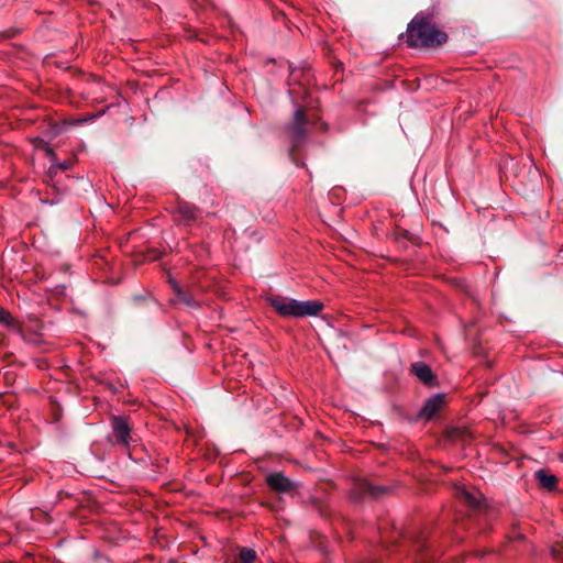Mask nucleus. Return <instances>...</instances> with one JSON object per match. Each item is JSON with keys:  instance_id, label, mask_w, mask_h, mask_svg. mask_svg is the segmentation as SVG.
<instances>
[{"instance_id": "9", "label": "nucleus", "mask_w": 563, "mask_h": 563, "mask_svg": "<svg viewBox=\"0 0 563 563\" xmlns=\"http://www.w3.org/2000/svg\"><path fill=\"white\" fill-rule=\"evenodd\" d=\"M445 404V395L440 393L428 398L421 409L418 411L417 418L430 421L442 409Z\"/></svg>"}, {"instance_id": "14", "label": "nucleus", "mask_w": 563, "mask_h": 563, "mask_svg": "<svg viewBox=\"0 0 563 563\" xmlns=\"http://www.w3.org/2000/svg\"><path fill=\"white\" fill-rule=\"evenodd\" d=\"M536 479L541 488H544L549 492H555L559 486V479L555 475L550 474L545 470H539L534 474Z\"/></svg>"}, {"instance_id": "11", "label": "nucleus", "mask_w": 563, "mask_h": 563, "mask_svg": "<svg viewBox=\"0 0 563 563\" xmlns=\"http://www.w3.org/2000/svg\"><path fill=\"white\" fill-rule=\"evenodd\" d=\"M11 331L16 333L26 344H30L34 347H41L45 343L42 334L38 331L23 325L18 321L13 324Z\"/></svg>"}, {"instance_id": "13", "label": "nucleus", "mask_w": 563, "mask_h": 563, "mask_svg": "<svg viewBox=\"0 0 563 563\" xmlns=\"http://www.w3.org/2000/svg\"><path fill=\"white\" fill-rule=\"evenodd\" d=\"M305 505L324 519H330L333 515L332 508L322 498L310 496L305 500Z\"/></svg>"}, {"instance_id": "30", "label": "nucleus", "mask_w": 563, "mask_h": 563, "mask_svg": "<svg viewBox=\"0 0 563 563\" xmlns=\"http://www.w3.org/2000/svg\"><path fill=\"white\" fill-rule=\"evenodd\" d=\"M86 121H87V119H78L73 124H79V123H84Z\"/></svg>"}, {"instance_id": "17", "label": "nucleus", "mask_w": 563, "mask_h": 563, "mask_svg": "<svg viewBox=\"0 0 563 563\" xmlns=\"http://www.w3.org/2000/svg\"><path fill=\"white\" fill-rule=\"evenodd\" d=\"M75 164H76V158H68V159H65L64 162H58V158H57L56 162H54L47 170V174H46L47 179L49 181H54V179L58 173L71 169Z\"/></svg>"}, {"instance_id": "26", "label": "nucleus", "mask_w": 563, "mask_h": 563, "mask_svg": "<svg viewBox=\"0 0 563 563\" xmlns=\"http://www.w3.org/2000/svg\"><path fill=\"white\" fill-rule=\"evenodd\" d=\"M317 129L319 131H321L322 133H325L329 130V124L325 121H322L321 119H319V121L317 123Z\"/></svg>"}, {"instance_id": "2", "label": "nucleus", "mask_w": 563, "mask_h": 563, "mask_svg": "<svg viewBox=\"0 0 563 563\" xmlns=\"http://www.w3.org/2000/svg\"><path fill=\"white\" fill-rule=\"evenodd\" d=\"M266 301L282 318L316 317L324 308L320 300L300 301L278 294L267 296Z\"/></svg>"}, {"instance_id": "27", "label": "nucleus", "mask_w": 563, "mask_h": 563, "mask_svg": "<svg viewBox=\"0 0 563 563\" xmlns=\"http://www.w3.org/2000/svg\"><path fill=\"white\" fill-rule=\"evenodd\" d=\"M168 283H169V285H170V288H172V289H173V291H174V295H176V294H177V289H183V288L180 287V285L177 283V280H175V279H174V278H172V277H169Z\"/></svg>"}, {"instance_id": "22", "label": "nucleus", "mask_w": 563, "mask_h": 563, "mask_svg": "<svg viewBox=\"0 0 563 563\" xmlns=\"http://www.w3.org/2000/svg\"><path fill=\"white\" fill-rule=\"evenodd\" d=\"M550 553L555 561L563 562V538L550 547Z\"/></svg>"}, {"instance_id": "21", "label": "nucleus", "mask_w": 563, "mask_h": 563, "mask_svg": "<svg viewBox=\"0 0 563 563\" xmlns=\"http://www.w3.org/2000/svg\"><path fill=\"white\" fill-rule=\"evenodd\" d=\"M38 143L35 144L36 148H41L44 151L46 157L52 162V164L54 162H56L57 159V154L56 152L54 151L53 147H51L49 145H47L43 140H37Z\"/></svg>"}, {"instance_id": "25", "label": "nucleus", "mask_w": 563, "mask_h": 563, "mask_svg": "<svg viewBox=\"0 0 563 563\" xmlns=\"http://www.w3.org/2000/svg\"><path fill=\"white\" fill-rule=\"evenodd\" d=\"M20 33V31L18 29H8L3 32H1V36L3 38H13L15 37L18 34Z\"/></svg>"}, {"instance_id": "32", "label": "nucleus", "mask_w": 563, "mask_h": 563, "mask_svg": "<svg viewBox=\"0 0 563 563\" xmlns=\"http://www.w3.org/2000/svg\"><path fill=\"white\" fill-rule=\"evenodd\" d=\"M62 132H63V129H60V128H56V130H55V134H59V133H62Z\"/></svg>"}, {"instance_id": "29", "label": "nucleus", "mask_w": 563, "mask_h": 563, "mask_svg": "<svg viewBox=\"0 0 563 563\" xmlns=\"http://www.w3.org/2000/svg\"><path fill=\"white\" fill-rule=\"evenodd\" d=\"M475 554H476V556L482 558V556H484L486 554V552H484V551H476Z\"/></svg>"}, {"instance_id": "34", "label": "nucleus", "mask_w": 563, "mask_h": 563, "mask_svg": "<svg viewBox=\"0 0 563 563\" xmlns=\"http://www.w3.org/2000/svg\"><path fill=\"white\" fill-rule=\"evenodd\" d=\"M156 465H157L158 467H162V466H163V460H162V461H157V462H156Z\"/></svg>"}, {"instance_id": "20", "label": "nucleus", "mask_w": 563, "mask_h": 563, "mask_svg": "<svg viewBox=\"0 0 563 563\" xmlns=\"http://www.w3.org/2000/svg\"><path fill=\"white\" fill-rule=\"evenodd\" d=\"M257 559V553L251 548L243 547L239 551L240 563H253Z\"/></svg>"}, {"instance_id": "19", "label": "nucleus", "mask_w": 563, "mask_h": 563, "mask_svg": "<svg viewBox=\"0 0 563 563\" xmlns=\"http://www.w3.org/2000/svg\"><path fill=\"white\" fill-rule=\"evenodd\" d=\"M440 10L439 7L435 4H432L431 7L427 8L423 11L418 12L412 20H419L422 23L429 24V25H435L433 22L439 16Z\"/></svg>"}, {"instance_id": "31", "label": "nucleus", "mask_w": 563, "mask_h": 563, "mask_svg": "<svg viewBox=\"0 0 563 563\" xmlns=\"http://www.w3.org/2000/svg\"><path fill=\"white\" fill-rule=\"evenodd\" d=\"M320 550L322 551L323 554H327V549L322 544H320Z\"/></svg>"}, {"instance_id": "33", "label": "nucleus", "mask_w": 563, "mask_h": 563, "mask_svg": "<svg viewBox=\"0 0 563 563\" xmlns=\"http://www.w3.org/2000/svg\"><path fill=\"white\" fill-rule=\"evenodd\" d=\"M142 299L147 300V298H146V297H142ZM148 300H150L153 305H156V302L154 301V299L148 298Z\"/></svg>"}, {"instance_id": "3", "label": "nucleus", "mask_w": 563, "mask_h": 563, "mask_svg": "<svg viewBox=\"0 0 563 563\" xmlns=\"http://www.w3.org/2000/svg\"><path fill=\"white\" fill-rule=\"evenodd\" d=\"M405 36V43L411 48L440 47L449 40V35L444 31L419 20H411L408 23Z\"/></svg>"}, {"instance_id": "6", "label": "nucleus", "mask_w": 563, "mask_h": 563, "mask_svg": "<svg viewBox=\"0 0 563 563\" xmlns=\"http://www.w3.org/2000/svg\"><path fill=\"white\" fill-rule=\"evenodd\" d=\"M416 560L420 563H430L434 555L431 550V537L427 531L415 532L409 539Z\"/></svg>"}, {"instance_id": "7", "label": "nucleus", "mask_w": 563, "mask_h": 563, "mask_svg": "<svg viewBox=\"0 0 563 563\" xmlns=\"http://www.w3.org/2000/svg\"><path fill=\"white\" fill-rule=\"evenodd\" d=\"M267 486L278 493L285 495H295L298 492L299 484L286 477L280 472L269 473L265 479Z\"/></svg>"}, {"instance_id": "4", "label": "nucleus", "mask_w": 563, "mask_h": 563, "mask_svg": "<svg viewBox=\"0 0 563 563\" xmlns=\"http://www.w3.org/2000/svg\"><path fill=\"white\" fill-rule=\"evenodd\" d=\"M310 123L306 109L297 104L291 119L282 128L283 133L290 144L289 157L298 166L302 164L299 162L297 151L306 142L308 136V125Z\"/></svg>"}, {"instance_id": "28", "label": "nucleus", "mask_w": 563, "mask_h": 563, "mask_svg": "<svg viewBox=\"0 0 563 563\" xmlns=\"http://www.w3.org/2000/svg\"><path fill=\"white\" fill-rule=\"evenodd\" d=\"M514 538H515L516 540L523 541L526 537H525V534H522V533H516Z\"/></svg>"}, {"instance_id": "8", "label": "nucleus", "mask_w": 563, "mask_h": 563, "mask_svg": "<svg viewBox=\"0 0 563 563\" xmlns=\"http://www.w3.org/2000/svg\"><path fill=\"white\" fill-rule=\"evenodd\" d=\"M199 216V209L187 201L178 200L174 210V221L181 225H191Z\"/></svg>"}, {"instance_id": "24", "label": "nucleus", "mask_w": 563, "mask_h": 563, "mask_svg": "<svg viewBox=\"0 0 563 563\" xmlns=\"http://www.w3.org/2000/svg\"><path fill=\"white\" fill-rule=\"evenodd\" d=\"M161 257H162V252H159L157 250H151L145 255V261H156V260H158Z\"/></svg>"}, {"instance_id": "12", "label": "nucleus", "mask_w": 563, "mask_h": 563, "mask_svg": "<svg viewBox=\"0 0 563 563\" xmlns=\"http://www.w3.org/2000/svg\"><path fill=\"white\" fill-rule=\"evenodd\" d=\"M456 496L461 503H463L466 507L470 508L471 511L475 514L482 512V500L475 494L471 493L464 487H459L456 489Z\"/></svg>"}, {"instance_id": "16", "label": "nucleus", "mask_w": 563, "mask_h": 563, "mask_svg": "<svg viewBox=\"0 0 563 563\" xmlns=\"http://www.w3.org/2000/svg\"><path fill=\"white\" fill-rule=\"evenodd\" d=\"M393 238L398 243H401L402 249H405V250L407 249V244L405 242H402V241H408V242H410L411 244H413L416 246H420L421 243H422V240H421V238L419 235L413 234V233L409 232L408 230L401 229V228H397L393 232Z\"/></svg>"}, {"instance_id": "1", "label": "nucleus", "mask_w": 563, "mask_h": 563, "mask_svg": "<svg viewBox=\"0 0 563 563\" xmlns=\"http://www.w3.org/2000/svg\"><path fill=\"white\" fill-rule=\"evenodd\" d=\"M111 435L109 441L114 446H119L126 451L129 457L135 462L146 464L150 462L154 464L152 457L142 455L144 449L137 444L139 438L132 431L130 418L126 416H111L110 417Z\"/></svg>"}, {"instance_id": "23", "label": "nucleus", "mask_w": 563, "mask_h": 563, "mask_svg": "<svg viewBox=\"0 0 563 563\" xmlns=\"http://www.w3.org/2000/svg\"><path fill=\"white\" fill-rule=\"evenodd\" d=\"M15 322L11 313L0 306V323L11 330Z\"/></svg>"}, {"instance_id": "5", "label": "nucleus", "mask_w": 563, "mask_h": 563, "mask_svg": "<svg viewBox=\"0 0 563 563\" xmlns=\"http://www.w3.org/2000/svg\"><path fill=\"white\" fill-rule=\"evenodd\" d=\"M394 490V485H375L367 479H361L355 484L353 498L357 501L365 496H369L374 499H380L385 496L391 495Z\"/></svg>"}, {"instance_id": "15", "label": "nucleus", "mask_w": 563, "mask_h": 563, "mask_svg": "<svg viewBox=\"0 0 563 563\" xmlns=\"http://www.w3.org/2000/svg\"><path fill=\"white\" fill-rule=\"evenodd\" d=\"M450 441H461L464 443L471 442L474 437L472 431L466 427H451L445 432Z\"/></svg>"}, {"instance_id": "10", "label": "nucleus", "mask_w": 563, "mask_h": 563, "mask_svg": "<svg viewBox=\"0 0 563 563\" xmlns=\"http://www.w3.org/2000/svg\"><path fill=\"white\" fill-rule=\"evenodd\" d=\"M411 373L429 388L439 387L438 376L433 373L430 365L424 362H415L411 364Z\"/></svg>"}, {"instance_id": "18", "label": "nucleus", "mask_w": 563, "mask_h": 563, "mask_svg": "<svg viewBox=\"0 0 563 563\" xmlns=\"http://www.w3.org/2000/svg\"><path fill=\"white\" fill-rule=\"evenodd\" d=\"M172 303H184L185 306L187 307H190V308H195V309H198L201 307V303L196 300L194 298V296L185 290L184 288L183 289H177V294L175 295V298L170 300Z\"/></svg>"}]
</instances>
